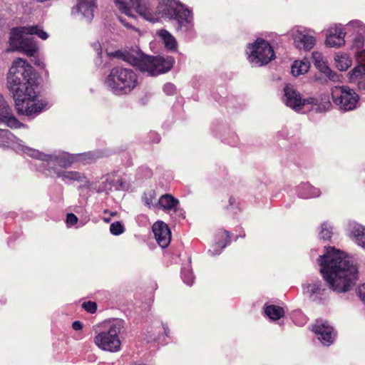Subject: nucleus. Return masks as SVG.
<instances>
[{
    "label": "nucleus",
    "mask_w": 365,
    "mask_h": 365,
    "mask_svg": "<svg viewBox=\"0 0 365 365\" xmlns=\"http://www.w3.org/2000/svg\"><path fill=\"white\" fill-rule=\"evenodd\" d=\"M8 84L19 114L31 115L43 110L44 104L36 101L34 69L26 61L18 58L13 62L9 72Z\"/></svg>",
    "instance_id": "1"
},
{
    "label": "nucleus",
    "mask_w": 365,
    "mask_h": 365,
    "mask_svg": "<svg viewBox=\"0 0 365 365\" xmlns=\"http://www.w3.org/2000/svg\"><path fill=\"white\" fill-rule=\"evenodd\" d=\"M320 272L330 289L342 292V253L334 247H326V253L319 257Z\"/></svg>",
    "instance_id": "2"
},
{
    "label": "nucleus",
    "mask_w": 365,
    "mask_h": 365,
    "mask_svg": "<svg viewBox=\"0 0 365 365\" xmlns=\"http://www.w3.org/2000/svg\"><path fill=\"white\" fill-rule=\"evenodd\" d=\"M36 34L43 40L48 38V35L38 26H19L12 29L9 39L10 46L13 50L21 51L27 56H34L38 50L34 38Z\"/></svg>",
    "instance_id": "3"
},
{
    "label": "nucleus",
    "mask_w": 365,
    "mask_h": 365,
    "mask_svg": "<svg viewBox=\"0 0 365 365\" xmlns=\"http://www.w3.org/2000/svg\"><path fill=\"white\" fill-rule=\"evenodd\" d=\"M106 83L115 95H126L138 85L137 73L131 68L116 66L112 68L107 76Z\"/></svg>",
    "instance_id": "4"
},
{
    "label": "nucleus",
    "mask_w": 365,
    "mask_h": 365,
    "mask_svg": "<svg viewBox=\"0 0 365 365\" xmlns=\"http://www.w3.org/2000/svg\"><path fill=\"white\" fill-rule=\"evenodd\" d=\"M124 60L130 63L136 65L142 72H146L150 76H158L170 70L173 65V58L170 56H145L141 59L125 56Z\"/></svg>",
    "instance_id": "5"
},
{
    "label": "nucleus",
    "mask_w": 365,
    "mask_h": 365,
    "mask_svg": "<svg viewBox=\"0 0 365 365\" xmlns=\"http://www.w3.org/2000/svg\"><path fill=\"white\" fill-rule=\"evenodd\" d=\"M123 327V322L114 321L108 329L98 333L94 337L95 344L101 349L110 352H117L120 350L121 342L118 334Z\"/></svg>",
    "instance_id": "6"
},
{
    "label": "nucleus",
    "mask_w": 365,
    "mask_h": 365,
    "mask_svg": "<svg viewBox=\"0 0 365 365\" xmlns=\"http://www.w3.org/2000/svg\"><path fill=\"white\" fill-rule=\"evenodd\" d=\"M158 12L162 16L177 20L180 29L188 30L191 26L190 11L175 0H167L165 5L158 6Z\"/></svg>",
    "instance_id": "7"
},
{
    "label": "nucleus",
    "mask_w": 365,
    "mask_h": 365,
    "mask_svg": "<svg viewBox=\"0 0 365 365\" xmlns=\"http://www.w3.org/2000/svg\"><path fill=\"white\" fill-rule=\"evenodd\" d=\"M19 146L24 153L32 158L47 162L51 168H53V166L56 165L62 168H68L76 160H78L77 158L81 157V155H73L66 153H59L58 155H47L21 144H19Z\"/></svg>",
    "instance_id": "8"
},
{
    "label": "nucleus",
    "mask_w": 365,
    "mask_h": 365,
    "mask_svg": "<svg viewBox=\"0 0 365 365\" xmlns=\"http://www.w3.org/2000/svg\"><path fill=\"white\" fill-rule=\"evenodd\" d=\"M115 6L119 11L128 16L134 18L138 14L148 21L155 22L158 17L153 15L142 0H114Z\"/></svg>",
    "instance_id": "9"
},
{
    "label": "nucleus",
    "mask_w": 365,
    "mask_h": 365,
    "mask_svg": "<svg viewBox=\"0 0 365 365\" xmlns=\"http://www.w3.org/2000/svg\"><path fill=\"white\" fill-rule=\"evenodd\" d=\"M0 123H4L10 128H18L20 123L12 113L11 108L0 94ZM12 140V135L8 130L0 129V146L9 145Z\"/></svg>",
    "instance_id": "10"
},
{
    "label": "nucleus",
    "mask_w": 365,
    "mask_h": 365,
    "mask_svg": "<svg viewBox=\"0 0 365 365\" xmlns=\"http://www.w3.org/2000/svg\"><path fill=\"white\" fill-rule=\"evenodd\" d=\"M248 49L249 61L258 66L268 63L274 57L273 48L263 39H257Z\"/></svg>",
    "instance_id": "11"
},
{
    "label": "nucleus",
    "mask_w": 365,
    "mask_h": 365,
    "mask_svg": "<svg viewBox=\"0 0 365 365\" xmlns=\"http://www.w3.org/2000/svg\"><path fill=\"white\" fill-rule=\"evenodd\" d=\"M359 278V264L356 259L344 252V293L355 288Z\"/></svg>",
    "instance_id": "12"
},
{
    "label": "nucleus",
    "mask_w": 365,
    "mask_h": 365,
    "mask_svg": "<svg viewBox=\"0 0 365 365\" xmlns=\"http://www.w3.org/2000/svg\"><path fill=\"white\" fill-rule=\"evenodd\" d=\"M302 291L310 301L317 304H324L329 299L327 289L319 279L303 284Z\"/></svg>",
    "instance_id": "13"
},
{
    "label": "nucleus",
    "mask_w": 365,
    "mask_h": 365,
    "mask_svg": "<svg viewBox=\"0 0 365 365\" xmlns=\"http://www.w3.org/2000/svg\"><path fill=\"white\" fill-rule=\"evenodd\" d=\"M294 46L299 50L309 51L315 44V38L310 30L304 27L296 26L291 31Z\"/></svg>",
    "instance_id": "14"
},
{
    "label": "nucleus",
    "mask_w": 365,
    "mask_h": 365,
    "mask_svg": "<svg viewBox=\"0 0 365 365\" xmlns=\"http://www.w3.org/2000/svg\"><path fill=\"white\" fill-rule=\"evenodd\" d=\"M284 91V102L285 104L296 110H302L303 106L306 104L307 101L302 98L300 94L297 92L292 86L287 85ZM313 101V98L307 100L308 103H312Z\"/></svg>",
    "instance_id": "15"
},
{
    "label": "nucleus",
    "mask_w": 365,
    "mask_h": 365,
    "mask_svg": "<svg viewBox=\"0 0 365 365\" xmlns=\"http://www.w3.org/2000/svg\"><path fill=\"white\" fill-rule=\"evenodd\" d=\"M313 331L324 345L329 346L335 339L336 334L327 322L317 321L313 327Z\"/></svg>",
    "instance_id": "16"
},
{
    "label": "nucleus",
    "mask_w": 365,
    "mask_h": 365,
    "mask_svg": "<svg viewBox=\"0 0 365 365\" xmlns=\"http://www.w3.org/2000/svg\"><path fill=\"white\" fill-rule=\"evenodd\" d=\"M153 232L158 245L163 247H167L171 240V232L166 223L158 221L153 226Z\"/></svg>",
    "instance_id": "17"
},
{
    "label": "nucleus",
    "mask_w": 365,
    "mask_h": 365,
    "mask_svg": "<svg viewBox=\"0 0 365 365\" xmlns=\"http://www.w3.org/2000/svg\"><path fill=\"white\" fill-rule=\"evenodd\" d=\"M158 207L167 213H170L172 211L176 212L179 200L170 194H165L158 200Z\"/></svg>",
    "instance_id": "18"
},
{
    "label": "nucleus",
    "mask_w": 365,
    "mask_h": 365,
    "mask_svg": "<svg viewBox=\"0 0 365 365\" xmlns=\"http://www.w3.org/2000/svg\"><path fill=\"white\" fill-rule=\"evenodd\" d=\"M342 28L341 25L331 27L327 34L326 45L329 47H339L342 43Z\"/></svg>",
    "instance_id": "19"
},
{
    "label": "nucleus",
    "mask_w": 365,
    "mask_h": 365,
    "mask_svg": "<svg viewBox=\"0 0 365 365\" xmlns=\"http://www.w3.org/2000/svg\"><path fill=\"white\" fill-rule=\"evenodd\" d=\"M356 66L351 70L347 76L349 80L354 79L355 75H359L365 72V49L358 51L355 53Z\"/></svg>",
    "instance_id": "20"
},
{
    "label": "nucleus",
    "mask_w": 365,
    "mask_h": 365,
    "mask_svg": "<svg viewBox=\"0 0 365 365\" xmlns=\"http://www.w3.org/2000/svg\"><path fill=\"white\" fill-rule=\"evenodd\" d=\"M359 100V97L354 90L344 87V110L354 109Z\"/></svg>",
    "instance_id": "21"
},
{
    "label": "nucleus",
    "mask_w": 365,
    "mask_h": 365,
    "mask_svg": "<svg viewBox=\"0 0 365 365\" xmlns=\"http://www.w3.org/2000/svg\"><path fill=\"white\" fill-rule=\"evenodd\" d=\"M346 31L344 32V37L349 33L354 34V32H356L354 41L358 47H362L364 45V39L363 37L359 34L360 30H361V26L360 25L359 22L356 21L348 24L346 25Z\"/></svg>",
    "instance_id": "22"
},
{
    "label": "nucleus",
    "mask_w": 365,
    "mask_h": 365,
    "mask_svg": "<svg viewBox=\"0 0 365 365\" xmlns=\"http://www.w3.org/2000/svg\"><path fill=\"white\" fill-rule=\"evenodd\" d=\"M350 237L355 240L357 245L365 248V227L361 225L354 226L350 231Z\"/></svg>",
    "instance_id": "23"
},
{
    "label": "nucleus",
    "mask_w": 365,
    "mask_h": 365,
    "mask_svg": "<svg viewBox=\"0 0 365 365\" xmlns=\"http://www.w3.org/2000/svg\"><path fill=\"white\" fill-rule=\"evenodd\" d=\"M56 175L58 178H61L64 182L68 181H78V182H84L86 181V177L83 174L74 172V171H61L56 172Z\"/></svg>",
    "instance_id": "24"
},
{
    "label": "nucleus",
    "mask_w": 365,
    "mask_h": 365,
    "mask_svg": "<svg viewBox=\"0 0 365 365\" xmlns=\"http://www.w3.org/2000/svg\"><path fill=\"white\" fill-rule=\"evenodd\" d=\"M321 194L320 190L312 187L308 183H304L299 187V195L302 198H309L319 197Z\"/></svg>",
    "instance_id": "25"
},
{
    "label": "nucleus",
    "mask_w": 365,
    "mask_h": 365,
    "mask_svg": "<svg viewBox=\"0 0 365 365\" xmlns=\"http://www.w3.org/2000/svg\"><path fill=\"white\" fill-rule=\"evenodd\" d=\"M310 67V63L307 59L302 61H295L292 66V73L294 76H298L306 73Z\"/></svg>",
    "instance_id": "26"
},
{
    "label": "nucleus",
    "mask_w": 365,
    "mask_h": 365,
    "mask_svg": "<svg viewBox=\"0 0 365 365\" xmlns=\"http://www.w3.org/2000/svg\"><path fill=\"white\" fill-rule=\"evenodd\" d=\"M264 312L266 315L272 320L279 319L284 314V309L276 305H267L264 309Z\"/></svg>",
    "instance_id": "27"
},
{
    "label": "nucleus",
    "mask_w": 365,
    "mask_h": 365,
    "mask_svg": "<svg viewBox=\"0 0 365 365\" xmlns=\"http://www.w3.org/2000/svg\"><path fill=\"white\" fill-rule=\"evenodd\" d=\"M312 59L314 66L321 72L326 71L329 68L327 61L324 60L323 55L318 52L314 51L312 53Z\"/></svg>",
    "instance_id": "28"
},
{
    "label": "nucleus",
    "mask_w": 365,
    "mask_h": 365,
    "mask_svg": "<svg viewBox=\"0 0 365 365\" xmlns=\"http://www.w3.org/2000/svg\"><path fill=\"white\" fill-rule=\"evenodd\" d=\"M158 34L168 49L173 50L176 48V41L168 31L166 30H160Z\"/></svg>",
    "instance_id": "29"
},
{
    "label": "nucleus",
    "mask_w": 365,
    "mask_h": 365,
    "mask_svg": "<svg viewBox=\"0 0 365 365\" xmlns=\"http://www.w3.org/2000/svg\"><path fill=\"white\" fill-rule=\"evenodd\" d=\"M143 201L149 208H154L158 207V200L156 198V193L154 190H149L144 193Z\"/></svg>",
    "instance_id": "30"
},
{
    "label": "nucleus",
    "mask_w": 365,
    "mask_h": 365,
    "mask_svg": "<svg viewBox=\"0 0 365 365\" xmlns=\"http://www.w3.org/2000/svg\"><path fill=\"white\" fill-rule=\"evenodd\" d=\"M217 239L216 240L217 247L223 249L230 241V234L227 231L221 230L217 233Z\"/></svg>",
    "instance_id": "31"
},
{
    "label": "nucleus",
    "mask_w": 365,
    "mask_h": 365,
    "mask_svg": "<svg viewBox=\"0 0 365 365\" xmlns=\"http://www.w3.org/2000/svg\"><path fill=\"white\" fill-rule=\"evenodd\" d=\"M331 97L333 101L339 106V109L342 108V86H336L331 88Z\"/></svg>",
    "instance_id": "32"
},
{
    "label": "nucleus",
    "mask_w": 365,
    "mask_h": 365,
    "mask_svg": "<svg viewBox=\"0 0 365 365\" xmlns=\"http://www.w3.org/2000/svg\"><path fill=\"white\" fill-rule=\"evenodd\" d=\"M332 235V229L327 223H323L321 226L319 232L320 239L327 240H329Z\"/></svg>",
    "instance_id": "33"
},
{
    "label": "nucleus",
    "mask_w": 365,
    "mask_h": 365,
    "mask_svg": "<svg viewBox=\"0 0 365 365\" xmlns=\"http://www.w3.org/2000/svg\"><path fill=\"white\" fill-rule=\"evenodd\" d=\"M182 278L183 282L187 285H191L193 282V275L190 268H182Z\"/></svg>",
    "instance_id": "34"
},
{
    "label": "nucleus",
    "mask_w": 365,
    "mask_h": 365,
    "mask_svg": "<svg viewBox=\"0 0 365 365\" xmlns=\"http://www.w3.org/2000/svg\"><path fill=\"white\" fill-rule=\"evenodd\" d=\"M349 82H356L357 86L360 90L365 91V72L364 73H360L359 75H355L354 79L349 80Z\"/></svg>",
    "instance_id": "35"
},
{
    "label": "nucleus",
    "mask_w": 365,
    "mask_h": 365,
    "mask_svg": "<svg viewBox=\"0 0 365 365\" xmlns=\"http://www.w3.org/2000/svg\"><path fill=\"white\" fill-rule=\"evenodd\" d=\"M330 81L333 82H340L341 76L333 71L329 67L327 68L326 71L323 72Z\"/></svg>",
    "instance_id": "36"
},
{
    "label": "nucleus",
    "mask_w": 365,
    "mask_h": 365,
    "mask_svg": "<svg viewBox=\"0 0 365 365\" xmlns=\"http://www.w3.org/2000/svg\"><path fill=\"white\" fill-rule=\"evenodd\" d=\"M110 231L113 235H118L124 232V227L120 222H115L110 225Z\"/></svg>",
    "instance_id": "37"
},
{
    "label": "nucleus",
    "mask_w": 365,
    "mask_h": 365,
    "mask_svg": "<svg viewBox=\"0 0 365 365\" xmlns=\"http://www.w3.org/2000/svg\"><path fill=\"white\" fill-rule=\"evenodd\" d=\"M82 307L89 313H94L97 308L96 304L91 301L83 303Z\"/></svg>",
    "instance_id": "38"
},
{
    "label": "nucleus",
    "mask_w": 365,
    "mask_h": 365,
    "mask_svg": "<svg viewBox=\"0 0 365 365\" xmlns=\"http://www.w3.org/2000/svg\"><path fill=\"white\" fill-rule=\"evenodd\" d=\"M357 295L360 298V299L365 302V283L359 285L356 289Z\"/></svg>",
    "instance_id": "39"
},
{
    "label": "nucleus",
    "mask_w": 365,
    "mask_h": 365,
    "mask_svg": "<svg viewBox=\"0 0 365 365\" xmlns=\"http://www.w3.org/2000/svg\"><path fill=\"white\" fill-rule=\"evenodd\" d=\"M163 91L168 95H173L175 91V87L173 83H167L163 86Z\"/></svg>",
    "instance_id": "40"
},
{
    "label": "nucleus",
    "mask_w": 365,
    "mask_h": 365,
    "mask_svg": "<svg viewBox=\"0 0 365 365\" xmlns=\"http://www.w3.org/2000/svg\"><path fill=\"white\" fill-rule=\"evenodd\" d=\"M78 222L77 217L72 213L67 215L66 222L68 225H73Z\"/></svg>",
    "instance_id": "41"
},
{
    "label": "nucleus",
    "mask_w": 365,
    "mask_h": 365,
    "mask_svg": "<svg viewBox=\"0 0 365 365\" xmlns=\"http://www.w3.org/2000/svg\"><path fill=\"white\" fill-rule=\"evenodd\" d=\"M341 59H342V55H341L340 53L336 54V56L334 57V61H335L336 67L338 68L339 71H342Z\"/></svg>",
    "instance_id": "42"
},
{
    "label": "nucleus",
    "mask_w": 365,
    "mask_h": 365,
    "mask_svg": "<svg viewBox=\"0 0 365 365\" xmlns=\"http://www.w3.org/2000/svg\"><path fill=\"white\" fill-rule=\"evenodd\" d=\"M72 328L76 331H78L83 328V324L79 321H75L72 324Z\"/></svg>",
    "instance_id": "43"
},
{
    "label": "nucleus",
    "mask_w": 365,
    "mask_h": 365,
    "mask_svg": "<svg viewBox=\"0 0 365 365\" xmlns=\"http://www.w3.org/2000/svg\"><path fill=\"white\" fill-rule=\"evenodd\" d=\"M344 64H345V66H344V71H346L351 66V59L350 58H346Z\"/></svg>",
    "instance_id": "44"
},
{
    "label": "nucleus",
    "mask_w": 365,
    "mask_h": 365,
    "mask_svg": "<svg viewBox=\"0 0 365 365\" xmlns=\"http://www.w3.org/2000/svg\"><path fill=\"white\" fill-rule=\"evenodd\" d=\"M236 200L233 197H230L229 199V204L230 206H232L235 205Z\"/></svg>",
    "instance_id": "45"
},
{
    "label": "nucleus",
    "mask_w": 365,
    "mask_h": 365,
    "mask_svg": "<svg viewBox=\"0 0 365 365\" xmlns=\"http://www.w3.org/2000/svg\"><path fill=\"white\" fill-rule=\"evenodd\" d=\"M119 20L121 21L122 24H123L125 26L128 27L129 26V24H125L124 21L121 19V18H119Z\"/></svg>",
    "instance_id": "46"
},
{
    "label": "nucleus",
    "mask_w": 365,
    "mask_h": 365,
    "mask_svg": "<svg viewBox=\"0 0 365 365\" xmlns=\"http://www.w3.org/2000/svg\"><path fill=\"white\" fill-rule=\"evenodd\" d=\"M220 254V252H215L213 253V255H219Z\"/></svg>",
    "instance_id": "47"
},
{
    "label": "nucleus",
    "mask_w": 365,
    "mask_h": 365,
    "mask_svg": "<svg viewBox=\"0 0 365 365\" xmlns=\"http://www.w3.org/2000/svg\"><path fill=\"white\" fill-rule=\"evenodd\" d=\"M156 143L159 142V138L158 137L156 140H155Z\"/></svg>",
    "instance_id": "48"
}]
</instances>
